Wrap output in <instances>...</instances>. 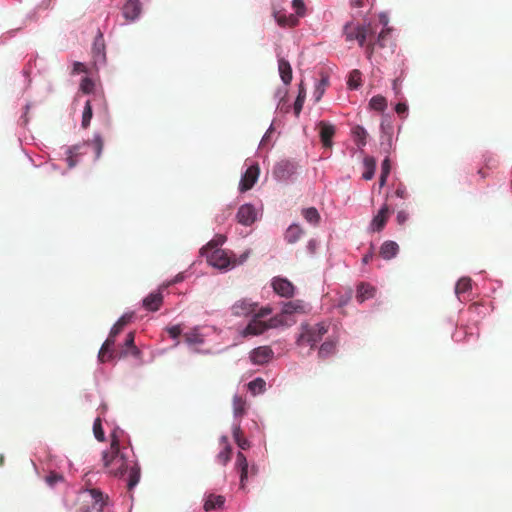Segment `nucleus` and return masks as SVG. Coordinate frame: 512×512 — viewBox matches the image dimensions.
<instances>
[{
    "label": "nucleus",
    "mask_w": 512,
    "mask_h": 512,
    "mask_svg": "<svg viewBox=\"0 0 512 512\" xmlns=\"http://www.w3.org/2000/svg\"><path fill=\"white\" fill-rule=\"evenodd\" d=\"M103 466L107 473L122 478L128 472L127 489H132L139 483L141 470L137 463L130 465L126 455L120 450L119 440L112 434L110 448L102 453Z\"/></svg>",
    "instance_id": "obj_1"
},
{
    "label": "nucleus",
    "mask_w": 512,
    "mask_h": 512,
    "mask_svg": "<svg viewBox=\"0 0 512 512\" xmlns=\"http://www.w3.org/2000/svg\"><path fill=\"white\" fill-rule=\"evenodd\" d=\"M300 333L296 338L298 347L309 346L313 350L328 332V325L325 322L316 324L302 323L299 327Z\"/></svg>",
    "instance_id": "obj_2"
},
{
    "label": "nucleus",
    "mask_w": 512,
    "mask_h": 512,
    "mask_svg": "<svg viewBox=\"0 0 512 512\" xmlns=\"http://www.w3.org/2000/svg\"><path fill=\"white\" fill-rule=\"evenodd\" d=\"M374 34L371 24L361 25L354 22H348L343 28V35L347 42L357 41L363 47L366 44L367 38Z\"/></svg>",
    "instance_id": "obj_3"
},
{
    "label": "nucleus",
    "mask_w": 512,
    "mask_h": 512,
    "mask_svg": "<svg viewBox=\"0 0 512 512\" xmlns=\"http://www.w3.org/2000/svg\"><path fill=\"white\" fill-rule=\"evenodd\" d=\"M201 251L202 255L206 257L207 262L215 268L222 270L236 265V261L223 249L207 250L202 248Z\"/></svg>",
    "instance_id": "obj_4"
},
{
    "label": "nucleus",
    "mask_w": 512,
    "mask_h": 512,
    "mask_svg": "<svg viewBox=\"0 0 512 512\" xmlns=\"http://www.w3.org/2000/svg\"><path fill=\"white\" fill-rule=\"evenodd\" d=\"M129 354L138 357L140 355V350L135 345V334L134 332H129L126 335L125 342L120 350H112L111 348L107 352L106 359L107 361L112 360L114 358H125Z\"/></svg>",
    "instance_id": "obj_5"
},
{
    "label": "nucleus",
    "mask_w": 512,
    "mask_h": 512,
    "mask_svg": "<svg viewBox=\"0 0 512 512\" xmlns=\"http://www.w3.org/2000/svg\"><path fill=\"white\" fill-rule=\"evenodd\" d=\"M391 210L387 203H384L378 213L372 218L369 229L372 232H381L390 217Z\"/></svg>",
    "instance_id": "obj_6"
},
{
    "label": "nucleus",
    "mask_w": 512,
    "mask_h": 512,
    "mask_svg": "<svg viewBox=\"0 0 512 512\" xmlns=\"http://www.w3.org/2000/svg\"><path fill=\"white\" fill-rule=\"evenodd\" d=\"M259 174L260 169L258 164H254L248 167L240 180V191L245 192L250 190L258 180Z\"/></svg>",
    "instance_id": "obj_7"
},
{
    "label": "nucleus",
    "mask_w": 512,
    "mask_h": 512,
    "mask_svg": "<svg viewBox=\"0 0 512 512\" xmlns=\"http://www.w3.org/2000/svg\"><path fill=\"white\" fill-rule=\"evenodd\" d=\"M124 327L119 326V323L116 322L114 326L112 327L108 338L105 340V342L102 344L100 351L98 353V359L100 362L104 363L107 362L106 355L109 349L115 344L116 336L122 332Z\"/></svg>",
    "instance_id": "obj_8"
},
{
    "label": "nucleus",
    "mask_w": 512,
    "mask_h": 512,
    "mask_svg": "<svg viewBox=\"0 0 512 512\" xmlns=\"http://www.w3.org/2000/svg\"><path fill=\"white\" fill-rule=\"evenodd\" d=\"M273 350L269 346H260L250 352V359L255 365H264L272 360Z\"/></svg>",
    "instance_id": "obj_9"
},
{
    "label": "nucleus",
    "mask_w": 512,
    "mask_h": 512,
    "mask_svg": "<svg viewBox=\"0 0 512 512\" xmlns=\"http://www.w3.org/2000/svg\"><path fill=\"white\" fill-rule=\"evenodd\" d=\"M236 218L240 224L250 226L257 219L256 209L251 204H244L239 207Z\"/></svg>",
    "instance_id": "obj_10"
},
{
    "label": "nucleus",
    "mask_w": 512,
    "mask_h": 512,
    "mask_svg": "<svg viewBox=\"0 0 512 512\" xmlns=\"http://www.w3.org/2000/svg\"><path fill=\"white\" fill-rule=\"evenodd\" d=\"M272 287L275 293L282 297L290 298L294 295V285L284 278H274L272 281Z\"/></svg>",
    "instance_id": "obj_11"
},
{
    "label": "nucleus",
    "mask_w": 512,
    "mask_h": 512,
    "mask_svg": "<svg viewBox=\"0 0 512 512\" xmlns=\"http://www.w3.org/2000/svg\"><path fill=\"white\" fill-rule=\"evenodd\" d=\"M294 172L295 165L288 160L278 162L273 170V174L278 180H286L294 174Z\"/></svg>",
    "instance_id": "obj_12"
},
{
    "label": "nucleus",
    "mask_w": 512,
    "mask_h": 512,
    "mask_svg": "<svg viewBox=\"0 0 512 512\" xmlns=\"http://www.w3.org/2000/svg\"><path fill=\"white\" fill-rule=\"evenodd\" d=\"M142 7L139 0H126L122 13L126 20L134 21L141 13Z\"/></svg>",
    "instance_id": "obj_13"
},
{
    "label": "nucleus",
    "mask_w": 512,
    "mask_h": 512,
    "mask_svg": "<svg viewBox=\"0 0 512 512\" xmlns=\"http://www.w3.org/2000/svg\"><path fill=\"white\" fill-rule=\"evenodd\" d=\"M85 492L90 496L92 500V509L96 512H102L108 497L104 496V494L96 488L86 489Z\"/></svg>",
    "instance_id": "obj_14"
},
{
    "label": "nucleus",
    "mask_w": 512,
    "mask_h": 512,
    "mask_svg": "<svg viewBox=\"0 0 512 512\" xmlns=\"http://www.w3.org/2000/svg\"><path fill=\"white\" fill-rule=\"evenodd\" d=\"M256 310V303H253L247 299L237 301L232 306V314L235 316H248Z\"/></svg>",
    "instance_id": "obj_15"
},
{
    "label": "nucleus",
    "mask_w": 512,
    "mask_h": 512,
    "mask_svg": "<svg viewBox=\"0 0 512 512\" xmlns=\"http://www.w3.org/2000/svg\"><path fill=\"white\" fill-rule=\"evenodd\" d=\"M320 127V138L323 143V146L326 148H330L332 146V138L335 134V127L329 123L321 121L319 123Z\"/></svg>",
    "instance_id": "obj_16"
},
{
    "label": "nucleus",
    "mask_w": 512,
    "mask_h": 512,
    "mask_svg": "<svg viewBox=\"0 0 512 512\" xmlns=\"http://www.w3.org/2000/svg\"><path fill=\"white\" fill-rule=\"evenodd\" d=\"M266 330H268L267 321H262L259 317L255 315L254 318L246 326L244 332L246 335H259Z\"/></svg>",
    "instance_id": "obj_17"
},
{
    "label": "nucleus",
    "mask_w": 512,
    "mask_h": 512,
    "mask_svg": "<svg viewBox=\"0 0 512 512\" xmlns=\"http://www.w3.org/2000/svg\"><path fill=\"white\" fill-rule=\"evenodd\" d=\"M163 303V296L161 292H152L143 300L145 309L155 312L158 311Z\"/></svg>",
    "instance_id": "obj_18"
},
{
    "label": "nucleus",
    "mask_w": 512,
    "mask_h": 512,
    "mask_svg": "<svg viewBox=\"0 0 512 512\" xmlns=\"http://www.w3.org/2000/svg\"><path fill=\"white\" fill-rule=\"evenodd\" d=\"M286 317L290 318L294 313H306V305L302 300L289 301L284 304L282 311Z\"/></svg>",
    "instance_id": "obj_19"
},
{
    "label": "nucleus",
    "mask_w": 512,
    "mask_h": 512,
    "mask_svg": "<svg viewBox=\"0 0 512 512\" xmlns=\"http://www.w3.org/2000/svg\"><path fill=\"white\" fill-rule=\"evenodd\" d=\"M399 252V246L394 241H385L381 247L379 254L385 260L394 258Z\"/></svg>",
    "instance_id": "obj_20"
},
{
    "label": "nucleus",
    "mask_w": 512,
    "mask_h": 512,
    "mask_svg": "<svg viewBox=\"0 0 512 512\" xmlns=\"http://www.w3.org/2000/svg\"><path fill=\"white\" fill-rule=\"evenodd\" d=\"M278 71L283 83L286 85L290 84L292 81V68L290 63L286 59H278Z\"/></svg>",
    "instance_id": "obj_21"
},
{
    "label": "nucleus",
    "mask_w": 512,
    "mask_h": 512,
    "mask_svg": "<svg viewBox=\"0 0 512 512\" xmlns=\"http://www.w3.org/2000/svg\"><path fill=\"white\" fill-rule=\"evenodd\" d=\"M296 323V320L293 318L286 317L282 312L273 316L267 321L268 329L277 328L281 326H291Z\"/></svg>",
    "instance_id": "obj_22"
},
{
    "label": "nucleus",
    "mask_w": 512,
    "mask_h": 512,
    "mask_svg": "<svg viewBox=\"0 0 512 512\" xmlns=\"http://www.w3.org/2000/svg\"><path fill=\"white\" fill-rule=\"evenodd\" d=\"M274 17L278 25L282 27H293L298 24V18L293 14L286 15V13L282 11H275Z\"/></svg>",
    "instance_id": "obj_23"
},
{
    "label": "nucleus",
    "mask_w": 512,
    "mask_h": 512,
    "mask_svg": "<svg viewBox=\"0 0 512 512\" xmlns=\"http://www.w3.org/2000/svg\"><path fill=\"white\" fill-rule=\"evenodd\" d=\"M375 295V288L369 284L361 283L357 288L356 300L358 303L373 298Z\"/></svg>",
    "instance_id": "obj_24"
},
{
    "label": "nucleus",
    "mask_w": 512,
    "mask_h": 512,
    "mask_svg": "<svg viewBox=\"0 0 512 512\" xmlns=\"http://www.w3.org/2000/svg\"><path fill=\"white\" fill-rule=\"evenodd\" d=\"M236 467L240 471L241 486L244 487L245 480L248 477V462H247V459H246L245 455L242 452H238L237 453Z\"/></svg>",
    "instance_id": "obj_25"
},
{
    "label": "nucleus",
    "mask_w": 512,
    "mask_h": 512,
    "mask_svg": "<svg viewBox=\"0 0 512 512\" xmlns=\"http://www.w3.org/2000/svg\"><path fill=\"white\" fill-rule=\"evenodd\" d=\"M220 444L223 446V450L217 455V460L221 464L226 465L230 461L232 453V448L228 442L227 436L220 438Z\"/></svg>",
    "instance_id": "obj_26"
},
{
    "label": "nucleus",
    "mask_w": 512,
    "mask_h": 512,
    "mask_svg": "<svg viewBox=\"0 0 512 512\" xmlns=\"http://www.w3.org/2000/svg\"><path fill=\"white\" fill-rule=\"evenodd\" d=\"M303 233H304V231L299 225L292 224L286 230L285 240L288 243L293 244V243L297 242L302 237Z\"/></svg>",
    "instance_id": "obj_27"
},
{
    "label": "nucleus",
    "mask_w": 512,
    "mask_h": 512,
    "mask_svg": "<svg viewBox=\"0 0 512 512\" xmlns=\"http://www.w3.org/2000/svg\"><path fill=\"white\" fill-rule=\"evenodd\" d=\"M224 502L225 498L223 496L210 494L204 503V509L206 511L219 509L224 505Z\"/></svg>",
    "instance_id": "obj_28"
},
{
    "label": "nucleus",
    "mask_w": 512,
    "mask_h": 512,
    "mask_svg": "<svg viewBox=\"0 0 512 512\" xmlns=\"http://www.w3.org/2000/svg\"><path fill=\"white\" fill-rule=\"evenodd\" d=\"M336 351V343L332 340H327L321 344L318 350V356L321 359H326L333 355Z\"/></svg>",
    "instance_id": "obj_29"
},
{
    "label": "nucleus",
    "mask_w": 512,
    "mask_h": 512,
    "mask_svg": "<svg viewBox=\"0 0 512 512\" xmlns=\"http://www.w3.org/2000/svg\"><path fill=\"white\" fill-rule=\"evenodd\" d=\"M363 164L365 167V171L362 174V177L365 180H371L375 174L376 160L373 157H365Z\"/></svg>",
    "instance_id": "obj_30"
},
{
    "label": "nucleus",
    "mask_w": 512,
    "mask_h": 512,
    "mask_svg": "<svg viewBox=\"0 0 512 512\" xmlns=\"http://www.w3.org/2000/svg\"><path fill=\"white\" fill-rule=\"evenodd\" d=\"M302 216L304 217V219L307 222H309L313 225H317L321 219L318 210L314 207H309V208L303 209Z\"/></svg>",
    "instance_id": "obj_31"
},
{
    "label": "nucleus",
    "mask_w": 512,
    "mask_h": 512,
    "mask_svg": "<svg viewBox=\"0 0 512 512\" xmlns=\"http://www.w3.org/2000/svg\"><path fill=\"white\" fill-rule=\"evenodd\" d=\"M352 134L354 137V141L356 142L359 148L366 145L367 132L362 126H355L352 129Z\"/></svg>",
    "instance_id": "obj_32"
},
{
    "label": "nucleus",
    "mask_w": 512,
    "mask_h": 512,
    "mask_svg": "<svg viewBox=\"0 0 512 512\" xmlns=\"http://www.w3.org/2000/svg\"><path fill=\"white\" fill-rule=\"evenodd\" d=\"M233 438L237 445L242 449L246 450L250 447L249 441L243 436L242 430L239 425L233 428Z\"/></svg>",
    "instance_id": "obj_33"
},
{
    "label": "nucleus",
    "mask_w": 512,
    "mask_h": 512,
    "mask_svg": "<svg viewBox=\"0 0 512 512\" xmlns=\"http://www.w3.org/2000/svg\"><path fill=\"white\" fill-rule=\"evenodd\" d=\"M472 287L471 279L467 277H463L458 280L455 286V293L460 298V296L466 292H468Z\"/></svg>",
    "instance_id": "obj_34"
},
{
    "label": "nucleus",
    "mask_w": 512,
    "mask_h": 512,
    "mask_svg": "<svg viewBox=\"0 0 512 512\" xmlns=\"http://www.w3.org/2000/svg\"><path fill=\"white\" fill-rule=\"evenodd\" d=\"M369 106L371 109L382 112L387 107V101L386 98L381 95H376L371 98L369 102Z\"/></svg>",
    "instance_id": "obj_35"
},
{
    "label": "nucleus",
    "mask_w": 512,
    "mask_h": 512,
    "mask_svg": "<svg viewBox=\"0 0 512 512\" xmlns=\"http://www.w3.org/2000/svg\"><path fill=\"white\" fill-rule=\"evenodd\" d=\"M92 116H93V111H92L91 100H87L85 103V106H84L83 114H82V122H81L82 128L86 129L89 127Z\"/></svg>",
    "instance_id": "obj_36"
},
{
    "label": "nucleus",
    "mask_w": 512,
    "mask_h": 512,
    "mask_svg": "<svg viewBox=\"0 0 512 512\" xmlns=\"http://www.w3.org/2000/svg\"><path fill=\"white\" fill-rule=\"evenodd\" d=\"M329 85V78L328 76L326 75H322L321 79L319 80L318 84L316 85V88H315V91H314V96H315V100L316 101H319L324 92H325V89L326 87Z\"/></svg>",
    "instance_id": "obj_37"
},
{
    "label": "nucleus",
    "mask_w": 512,
    "mask_h": 512,
    "mask_svg": "<svg viewBox=\"0 0 512 512\" xmlns=\"http://www.w3.org/2000/svg\"><path fill=\"white\" fill-rule=\"evenodd\" d=\"M245 405H246V402L242 397H240L238 395L234 396L233 412L236 417L242 416L245 413Z\"/></svg>",
    "instance_id": "obj_38"
},
{
    "label": "nucleus",
    "mask_w": 512,
    "mask_h": 512,
    "mask_svg": "<svg viewBox=\"0 0 512 512\" xmlns=\"http://www.w3.org/2000/svg\"><path fill=\"white\" fill-rule=\"evenodd\" d=\"M347 85L350 89H357L361 85V72L357 69L349 74Z\"/></svg>",
    "instance_id": "obj_39"
},
{
    "label": "nucleus",
    "mask_w": 512,
    "mask_h": 512,
    "mask_svg": "<svg viewBox=\"0 0 512 512\" xmlns=\"http://www.w3.org/2000/svg\"><path fill=\"white\" fill-rule=\"evenodd\" d=\"M266 382L262 378H256L249 382L248 388L253 394L262 393L265 390Z\"/></svg>",
    "instance_id": "obj_40"
},
{
    "label": "nucleus",
    "mask_w": 512,
    "mask_h": 512,
    "mask_svg": "<svg viewBox=\"0 0 512 512\" xmlns=\"http://www.w3.org/2000/svg\"><path fill=\"white\" fill-rule=\"evenodd\" d=\"M93 433H94L95 438L98 441L103 442L105 440V434H104V430H103L102 422H101L100 418H96L93 423Z\"/></svg>",
    "instance_id": "obj_41"
},
{
    "label": "nucleus",
    "mask_w": 512,
    "mask_h": 512,
    "mask_svg": "<svg viewBox=\"0 0 512 512\" xmlns=\"http://www.w3.org/2000/svg\"><path fill=\"white\" fill-rule=\"evenodd\" d=\"M91 143L95 149L96 158H99L102 153L103 146H104V141H103L102 136L100 134H95Z\"/></svg>",
    "instance_id": "obj_42"
},
{
    "label": "nucleus",
    "mask_w": 512,
    "mask_h": 512,
    "mask_svg": "<svg viewBox=\"0 0 512 512\" xmlns=\"http://www.w3.org/2000/svg\"><path fill=\"white\" fill-rule=\"evenodd\" d=\"M225 242V237L222 235H217L214 239H212L208 244L203 247V249L212 250V249H220L221 246Z\"/></svg>",
    "instance_id": "obj_43"
},
{
    "label": "nucleus",
    "mask_w": 512,
    "mask_h": 512,
    "mask_svg": "<svg viewBox=\"0 0 512 512\" xmlns=\"http://www.w3.org/2000/svg\"><path fill=\"white\" fill-rule=\"evenodd\" d=\"M389 36H390V29H383L378 34V37H377L376 41H374V43L376 44V46L383 48L386 46V40L388 39Z\"/></svg>",
    "instance_id": "obj_44"
},
{
    "label": "nucleus",
    "mask_w": 512,
    "mask_h": 512,
    "mask_svg": "<svg viewBox=\"0 0 512 512\" xmlns=\"http://www.w3.org/2000/svg\"><path fill=\"white\" fill-rule=\"evenodd\" d=\"M46 483L53 487L54 485H56L57 483L59 482H62L64 480L63 476L56 473V472H50L47 476H46Z\"/></svg>",
    "instance_id": "obj_45"
},
{
    "label": "nucleus",
    "mask_w": 512,
    "mask_h": 512,
    "mask_svg": "<svg viewBox=\"0 0 512 512\" xmlns=\"http://www.w3.org/2000/svg\"><path fill=\"white\" fill-rule=\"evenodd\" d=\"M292 7L296 11L297 18L305 15V4L303 0H293Z\"/></svg>",
    "instance_id": "obj_46"
},
{
    "label": "nucleus",
    "mask_w": 512,
    "mask_h": 512,
    "mask_svg": "<svg viewBox=\"0 0 512 512\" xmlns=\"http://www.w3.org/2000/svg\"><path fill=\"white\" fill-rule=\"evenodd\" d=\"M80 88L85 94H89L92 92L94 88V82L90 78L86 77L82 79Z\"/></svg>",
    "instance_id": "obj_47"
},
{
    "label": "nucleus",
    "mask_w": 512,
    "mask_h": 512,
    "mask_svg": "<svg viewBox=\"0 0 512 512\" xmlns=\"http://www.w3.org/2000/svg\"><path fill=\"white\" fill-rule=\"evenodd\" d=\"M409 219V213L405 210H399L396 215V221L399 225H404Z\"/></svg>",
    "instance_id": "obj_48"
},
{
    "label": "nucleus",
    "mask_w": 512,
    "mask_h": 512,
    "mask_svg": "<svg viewBox=\"0 0 512 512\" xmlns=\"http://www.w3.org/2000/svg\"><path fill=\"white\" fill-rule=\"evenodd\" d=\"M303 103H304V97L301 94H299L294 103V112L297 117L299 116V114L303 108Z\"/></svg>",
    "instance_id": "obj_49"
},
{
    "label": "nucleus",
    "mask_w": 512,
    "mask_h": 512,
    "mask_svg": "<svg viewBox=\"0 0 512 512\" xmlns=\"http://www.w3.org/2000/svg\"><path fill=\"white\" fill-rule=\"evenodd\" d=\"M391 170V163L390 159L386 157L381 164V173L384 174V176H389Z\"/></svg>",
    "instance_id": "obj_50"
},
{
    "label": "nucleus",
    "mask_w": 512,
    "mask_h": 512,
    "mask_svg": "<svg viewBox=\"0 0 512 512\" xmlns=\"http://www.w3.org/2000/svg\"><path fill=\"white\" fill-rule=\"evenodd\" d=\"M167 332L170 335V337L176 339L181 334L182 329L180 326L176 325V326L169 327L167 329Z\"/></svg>",
    "instance_id": "obj_51"
},
{
    "label": "nucleus",
    "mask_w": 512,
    "mask_h": 512,
    "mask_svg": "<svg viewBox=\"0 0 512 512\" xmlns=\"http://www.w3.org/2000/svg\"><path fill=\"white\" fill-rule=\"evenodd\" d=\"M132 314H125L118 319L119 326L125 327L132 319Z\"/></svg>",
    "instance_id": "obj_52"
},
{
    "label": "nucleus",
    "mask_w": 512,
    "mask_h": 512,
    "mask_svg": "<svg viewBox=\"0 0 512 512\" xmlns=\"http://www.w3.org/2000/svg\"><path fill=\"white\" fill-rule=\"evenodd\" d=\"M395 195L399 198H406L407 197V190L404 186L399 185L397 189L395 190Z\"/></svg>",
    "instance_id": "obj_53"
},
{
    "label": "nucleus",
    "mask_w": 512,
    "mask_h": 512,
    "mask_svg": "<svg viewBox=\"0 0 512 512\" xmlns=\"http://www.w3.org/2000/svg\"><path fill=\"white\" fill-rule=\"evenodd\" d=\"M376 47V44L370 40L367 45H366V53H367V57L368 58H371L373 52H374V49Z\"/></svg>",
    "instance_id": "obj_54"
},
{
    "label": "nucleus",
    "mask_w": 512,
    "mask_h": 512,
    "mask_svg": "<svg viewBox=\"0 0 512 512\" xmlns=\"http://www.w3.org/2000/svg\"><path fill=\"white\" fill-rule=\"evenodd\" d=\"M272 313V309L270 307H264L259 310L256 314L257 317L262 318Z\"/></svg>",
    "instance_id": "obj_55"
},
{
    "label": "nucleus",
    "mask_w": 512,
    "mask_h": 512,
    "mask_svg": "<svg viewBox=\"0 0 512 512\" xmlns=\"http://www.w3.org/2000/svg\"><path fill=\"white\" fill-rule=\"evenodd\" d=\"M408 107L405 103H398L395 107V111L397 114H404L407 112Z\"/></svg>",
    "instance_id": "obj_56"
},
{
    "label": "nucleus",
    "mask_w": 512,
    "mask_h": 512,
    "mask_svg": "<svg viewBox=\"0 0 512 512\" xmlns=\"http://www.w3.org/2000/svg\"><path fill=\"white\" fill-rule=\"evenodd\" d=\"M69 155L67 156V162L70 168L74 167L76 165V162L73 158L72 149L68 150Z\"/></svg>",
    "instance_id": "obj_57"
},
{
    "label": "nucleus",
    "mask_w": 512,
    "mask_h": 512,
    "mask_svg": "<svg viewBox=\"0 0 512 512\" xmlns=\"http://www.w3.org/2000/svg\"><path fill=\"white\" fill-rule=\"evenodd\" d=\"M73 70L76 73L84 72L85 71V66L82 63H80V62H75Z\"/></svg>",
    "instance_id": "obj_58"
},
{
    "label": "nucleus",
    "mask_w": 512,
    "mask_h": 512,
    "mask_svg": "<svg viewBox=\"0 0 512 512\" xmlns=\"http://www.w3.org/2000/svg\"><path fill=\"white\" fill-rule=\"evenodd\" d=\"M392 89L394 90L396 95L400 93V85L398 79L393 80Z\"/></svg>",
    "instance_id": "obj_59"
},
{
    "label": "nucleus",
    "mask_w": 512,
    "mask_h": 512,
    "mask_svg": "<svg viewBox=\"0 0 512 512\" xmlns=\"http://www.w3.org/2000/svg\"><path fill=\"white\" fill-rule=\"evenodd\" d=\"M372 258H373V253H372V252H369V253H367V254H365V255H364V257H363V259H362V262H363L364 264H367V263H369V262L372 260Z\"/></svg>",
    "instance_id": "obj_60"
},
{
    "label": "nucleus",
    "mask_w": 512,
    "mask_h": 512,
    "mask_svg": "<svg viewBox=\"0 0 512 512\" xmlns=\"http://www.w3.org/2000/svg\"><path fill=\"white\" fill-rule=\"evenodd\" d=\"M388 176H384V174L381 173L379 178V185L380 187H383L386 184Z\"/></svg>",
    "instance_id": "obj_61"
},
{
    "label": "nucleus",
    "mask_w": 512,
    "mask_h": 512,
    "mask_svg": "<svg viewBox=\"0 0 512 512\" xmlns=\"http://www.w3.org/2000/svg\"><path fill=\"white\" fill-rule=\"evenodd\" d=\"M308 248L313 253L315 251V248H316V242L314 240L309 241Z\"/></svg>",
    "instance_id": "obj_62"
},
{
    "label": "nucleus",
    "mask_w": 512,
    "mask_h": 512,
    "mask_svg": "<svg viewBox=\"0 0 512 512\" xmlns=\"http://www.w3.org/2000/svg\"><path fill=\"white\" fill-rule=\"evenodd\" d=\"M269 131L263 136L261 140V146H264L267 141H269Z\"/></svg>",
    "instance_id": "obj_63"
},
{
    "label": "nucleus",
    "mask_w": 512,
    "mask_h": 512,
    "mask_svg": "<svg viewBox=\"0 0 512 512\" xmlns=\"http://www.w3.org/2000/svg\"><path fill=\"white\" fill-rule=\"evenodd\" d=\"M185 337H186L187 342H189V343H195L196 342V336L192 337L190 335H186Z\"/></svg>",
    "instance_id": "obj_64"
}]
</instances>
